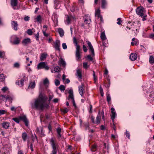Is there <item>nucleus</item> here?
Instances as JSON below:
<instances>
[{
	"label": "nucleus",
	"instance_id": "4be33fe9",
	"mask_svg": "<svg viewBox=\"0 0 154 154\" xmlns=\"http://www.w3.org/2000/svg\"><path fill=\"white\" fill-rule=\"evenodd\" d=\"M35 81L32 82H31L28 87V89H33L35 88Z\"/></svg>",
	"mask_w": 154,
	"mask_h": 154
},
{
	"label": "nucleus",
	"instance_id": "ea45409f",
	"mask_svg": "<svg viewBox=\"0 0 154 154\" xmlns=\"http://www.w3.org/2000/svg\"><path fill=\"white\" fill-rule=\"evenodd\" d=\"M29 141H28V145L29 146V147L30 149H31V151H33V144L32 143H30V145L29 146Z\"/></svg>",
	"mask_w": 154,
	"mask_h": 154
},
{
	"label": "nucleus",
	"instance_id": "412c9836",
	"mask_svg": "<svg viewBox=\"0 0 154 154\" xmlns=\"http://www.w3.org/2000/svg\"><path fill=\"white\" fill-rule=\"evenodd\" d=\"M2 125L4 128L7 129L9 127L10 123L8 122H4L2 123Z\"/></svg>",
	"mask_w": 154,
	"mask_h": 154
},
{
	"label": "nucleus",
	"instance_id": "0e129e2a",
	"mask_svg": "<svg viewBox=\"0 0 154 154\" xmlns=\"http://www.w3.org/2000/svg\"><path fill=\"white\" fill-rule=\"evenodd\" d=\"M93 76L94 77V79L95 82H96L97 80V77L95 75V72L93 71Z\"/></svg>",
	"mask_w": 154,
	"mask_h": 154
},
{
	"label": "nucleus",
	"instance_id": "603ef678",
	"mask_svg": "<svg viewBox=\"0 0 154 154\" xmlns=\"http://www.w3.org/2000/svg\"><path fill=\"white\" fill-rule=\"evenodd\" d=\"M73 43L75 44V45L76 46V47L77 46H79L77 45V42L76 40V39L75 37L73 38Z\"/></svg>",
	"mask_w": 154,
	"mask_h": 154
},
{
	"label": "nucleus",
	"instance_id": "ddd939ff",
	"mask_svg": "<svg viewBox=\"0 0 154 154\" xmlns=\"http://www.w3.org/2000/svg\"><path fill=\"white\" fill-rule=\"evenodd\" d=\"M60 41L59 40H57L54 43V47L56 50L60 51Z\"/></svg>",
	"mask_w": 154,
	"mask_h": 154
},
{
	"label": "nucleus",
	"instance_id": "864d4df0",
	"mask_svg": "<svg viewBox=\"0 0 154 154\" xmlns=\"http://www.w3.org/2000/svg\"><path fill=\"white\" fill-rule=\"evenodd\" d=\"M17 107H15L14 106H12L11 108V110L12 111H14L16 112L17 109Z\"/></svg>",
	"mask_w": 154,
	"mask_h": 154
},
{
	"label": "nucleus",
	"instance_id": "5701e85b",
	"mask_svg": "<svg viewBox=\"0 0 154 154\" xmlns=\"http://www.w3.org/2000/svg\"><path fill=\"white\" fill-rule=\"evenodd\" d=\"M58 32L61 37H63L64 35V31L61 28L58 29Z\"/></svg>",
	"mask_w": 154,
	"mask_h": 154
},
{
	"label": "nucleus",
	"instance_id": "7ed1b4c3",
	"mask_svg": "<svg viewBox=\"0 0 154 154\" xmlns=\"http://www.w3.org/2000/svg\"><path fill=\"white\" fill-rule=\"evenodd\" d=\"M136 11L137 15L142 17L143 16L142 19L143 21L146 20V19L145 17L146 16V15L144 14V11L143 8L142 7H138L136 9Z\"/></svg>",
	"mask_w": 154,
	"mask_h": 154
},
{
	"label": "nucleus",
	"instance_id": "c85d7f7f",
	"mask_svg": "<svg viewBox=\"0 0 154 154\" xmlns=\"http://www.w3.org/2000/svg\"><path fill=\"white\" fill-rule=\"evenodd\" d=\"M100 10L99 8L95 10V15L97 16L98 18H99L100 16Z\"/></svg>",
	"mask_w": 154,
	"mask_h": 154
},
{
	"label": "nucleus",
	"instance_id": "3c124183",
	"mask_svg": "<svg viewBox=\"0 0 154 154\" xmlns=\"http://www.w3.org/2000/svg\"><path fill=\"white\" fill-rule=\"evenodd\" d=\"M8 89V88L7 87H3L2 89V91L3 92H5L7 91Z\"/></svg>",
	"mask_w": 154,
	"mask_h": 154
},
{
	"label": "nucleus",
	"instance_id": "20e7f679",
	"mask_svg": "<svg viewBox=\"0 0 154 154\" xmlns=\"http://www.w3.org/2000/svg\"><path fill=\"white\" fill-rule=\"evenodd\" d=\"M50 143L53 149L52 153L51 154H57V144L56 140L54 138L51 137L50 140Z\"/></svg>",
	"mask_w": 154,
	"mask_h": 154
},
{
	"label": "nucleus",
	"instance_id": "49530a36",
	"mask_svg": "<svg viewBox=\"0 0 154 154\" xmlns=\"http://www.w3.org/2000/svg\"><path fill=\"white\" fill-rule=\"evenodd\" d=\"M5 55V53L4 51H0V57L3 58L4 57Z\"/></svg>",
	"mask_w": 154,
	"mask_h": 154
},
{
	"label": "nucleus",
	"instance_id": "2eb2a0df",
	"mask_svg": "<svg viewBox=\"0 0 154 154\" xmlns=\"http://www.w3.org/2000/svg\"><path fill=\"white\" fill-rule=\"evenodd\" d=\"M84 85L82 84L81 85L79 86L78 87L79 91L80 94L82 97H84L83 95V91L84 90Z\"/></svg>",
	"mask_w": 154,
	"mask_h": 154
},
{
	"label": "nucleus",
	"instance_id": "6ab92c4d",
	"mask_svg": "<svg viewBox=\"0 0 154 154\" xmlns=\"http://www.w3.org/2000/svg\"><path fill=\"white\" fill-rule=\"evenodd\" d=\"M57 18V15L55 13L53 14L52 17V19L54 23H58Z\"/></svg>",
	"mask_w": 154,
	"mask_h": 154
},
{
	"label": "nucleus",
	"instance_id": "f8f14e48",
	"mask_svg": "<svg viewBox=\"0 0 154 154\" xmlns=\"http://www.w3.org/2000/svg\"><path fill=\"white\" fill-rule=\"evenodd\" d=\"M84 21L87 24H90V23L91 21L88 15H86L84 17Z\"/></svg>",
	"mask_w": 154,
	"mask_h": 154
},
{
	"label": "nucleus",
	"instance_id": "a878e982",
	"mask_svg": "<svg viewBox=\"0 0 154 154\" xmlns=\"http://www.w3.org/2000/svg\"><path fill=\"white\" fill-rule=\"evenodd\" d=\"M72 16H67L66 17V20L65 21V23L66 24H69L70 23V22L71 21V20L72 19Z\"/></svg>",
	"mask_w": 154,
	"mask_h": 154
},
{
	"label": "nucleus",
	"instance_id": "1a4fd4ad",
	"mask_svg": "<svg viewBox=\"0 0 154 154\" xmlns=\"http://www.w3.org/2000/svg\"><path fill=\"white\" fill-rule=\"evenodd\" d=\"M1 97L2 98L3 100L5 101H8L10 102L11 103H12V100H13V98L12 97L9 95L5 96L1 95Z\"/></svg>",
	"mask_w": 154,
	"mask_h": 154
},
{
	"label": "nucleus",
	"instance_id": "de8ad7c7",
	"mask_svg": "<svg viewBox=\"0 0 154 154\" xmlns=\"http://www.w3.org/2000/svg\"><path fill=\"white\" fill-rule=\"evenodd\" d=\"M59 88L61 91H64L65 90L64 86L63 85H61L59 87Z\"/></svg>",
	"mask_w": 154,
	"mask_h": 154
},
{
	"label": "nucleus",
	"instance_id": "e2e57ef3",
	"mask_svg": "<svg viewBox=\"0 0 154 154\" xmlns=\"http://www.w3.org/2000/svg\"><path fill=\"white\" fill-rule=\"evenodd\" d=\"M87 57L88 58V59L89 60H90L91 61L93 60V58L90 55H88L87 56Z\"/></svg>",
	"mask_w": 154,
	"mask_h": 154
},
{
	"label": "nucleus",
	"instance_id": "6e6d98bb",
	"mask_svg": "<svg viewBox=\"0 0 154 154\" xmlns=\"http://www.w3.org/2000/svg\"><path fill=\"white\" fill-rule=\"evenodd\" d=\"M12 119L17 123H19L20 122V120L17 118H13Z\"/></svg>",
	"mask_w": 154,
	"mask_h": 154
},
{
	"label": "nucleus",
	"instance_id": "dca6fc26",
	"mask_svg": "<svg viewBox=\"0 0 154 154\" xmlns=\"http://www.w3.org/2000/svg\"><path fill=\"white\" fill-rule=\"evenodd\" d=\"M111 110L112 115H111V119H112V121L113 122L116 116V113L115 111V109L113 108H111Z\"/></svg>",
	"mask_w": 154,
	"mask_h": 154
},
{
	"label": "nucleus",
	"instance_id": "bb28decb",
	"mask_svg": "<svg viewBox=\"0 0 154 154\" xmlns=\"http://www.w3.org/2000/svg\"><path fill=\"white\" fill-rule=\"evenodd\" d=\"M132 41L133 42H131V45H136L138 42V40L137 39L135 38H133L132 39Z\"/></svg>",
	"mask_w": 154,
	"mask_h": 154
},
{
	"label": "nucleus",
	"instance_id": "393cba45",
	"mask_svg": "<svg viewBox=\"0 0 154 154\" xmlns=\"http://www.w3.org/2000/svg\"><path fill=\"white\" fill-rule=\"evenodd\" d=\"M20 118L21 119L23 120V122H24L26 125V126H27L28 125V122L26 116H22Z\"/></svg>",
	"mask_w": 154,
	"mask_h": 154
},
{
	"label": "nucleus",
	"instance_id": "8fccbe9b",
	"mask_svg": "<svg viewBox=\"0 0 154 154\" xmlns=\"http://www.w3.org/2000/svg\"><path fill=\"white\" fill-rule=\"evenodd\" d=\"M100 94L101 96L102 97H103V90L102 88L100 86Z\"/></svg>",
	"mask_w": 154,
	"mask_h": 154
},
{
	"label": "nucleus",
	"instance_id": "a19ab883",
	"mask_svg": "<svg viewBox=\"0 0 154 154\" xmlns=\"http://www.w3.org/2000/svg\"><path fill=\"white\" fill-rule=\"evenodd\" d=\"M60 69L58 66H56L54 68V71L55 72H58L60 71Z\"/></svg>",
	"mask_w": 154,
	"mask_h": 154
},
{
	"label": "nucleus",
	"instance_id": "c9c22d12",
	"mask_svg": "<svg viewBox=\"0 0 154 154\" xmlns=\"http://www.w3.org/2000/svg\"><path fill=\"white\" fill-rule=\"evenodd\" d=\"M149 62L151 64L154 63V57L150 56L149 59Z\"/></svg>",
	"mask_w": 154,
	"mask_h": 154
},
{
	"label": "nucleus",
	"instance_id": "f704fd0d",
	"mask_svg": "<svg viewBox=\"0 0 154 154\" xmlns=\"http://www.w3.org/2000/svg\"><path fill=\"white\" fill-rule=\"evenodd\" d=\"M57 131L58 134V137H61V135L60 134L61 129L60 128H58L57 129Z\"/></svg>",
	"mask_w": 154,
	"mask_h": 154
},
{
	"label": "nucleus",
	"instance_id": "2f4dec72",
	"mask_svg": "<svg viewBox=\"0 0 154 154\" xmlns=\"http://www.w3.org/2000/svg\"><path fill=\"white\" fill-rule=\"evenodd\" d=\"M100 38L102 40H104L106 39V35L104 32H103L101 33Z\"/></svg>",
	"mask_w": 154,
	"mask_h": 154
},
{
	"label": "nucleus",
	"instance_id": "9b49d317",
	"mask_svg": "<svg viewBox=\"0 0 154 154\" xmlns=\"http://www.w3.org/2000/svg\"><path fill=\"white\" fill-rule=\"evenodd\" d=\"M80 47L79 46H77L76 48V51L75 56L77 60L81 58L80 52Z\"/></svg>",
	"mask_w": 154,
	"mask_h": 154
},
{
	"label": "nucleus",
	"instance_id": "052dcab7",
	"mask_svg": "<svg viewBox=\"0 0 154 154\" xmlns=\"http://www.w3.org/2000/svg\"><path fill=\"white\" fill-rule=\"evenodd\" d=\"M62 46L63 48L64 49H66L67 48V45L65 43H63L62 44Z\"/></svg>",
	"mask_w": 154,
	"mask_h": 154
},
{
	"label": "nucleus",
	"instance_id": "f257e3e1",
	"mask_svg": "<svg viewBox=\"0 0 154 154\" xmlns=\"http://www.w3.org/2000/svg\"><path fill=\"white\" fill-rule=\"evenodd\" d=\"M47 99V97L45 98L43 97H39L35 100L34 103L32 104V107L42 111L48 109L49 106L45 103Z\"/></svg>",
	"mask_w": 154,
	"mask_h": 154
},
{
	"label": "nucleus",
	"instance_id": "680f3d73",
	"mask_svg": "<svg viewBox=\"0 0 154 154\" xmlns=\"http://www.w3.org/2000/svg\"><path fill=\"white\" fill-rule=\"evenodd\" d=\"M29 19L30 17L27 16H25L24 18V19L25 21H29Z\"/></svg>",
	"mask_w": 154,
	"mask_h": 154
},
{
	"label": "nucleus",
	"instance_id": "72a5a7b5",
	"mask_svg": "<svg viewBox=\"0 0 154 154\" xmlns=\"http://www.w3.org/2000/svg\"><path fill=\"white\" fill-rule=\"evenodd\" d=\"M37 22L39 23H41L42 21V18L40 15L38 16L36 18Z\"/></svg>",
	"mask_w": 154,
	"mask_h": 154
},
{
	"label": "nucleus",
	"instance_id": "79ce46f5",
	"mask_svg": "<svg viewBox=\"0 0 154 154\" xmlns=\"http://www.w3.org/2000/svg\"><path fill=\"white\" fill-rule=\"evenodd\" d=\"M61 110L62 112H63L64 113H67L68 111V109L66 108H64L63 109H61Z\"/></svg>",
	"mask_w": 154,
	"mask_h": 154
},
{
	"label": "nucleus",
	"instance_id": "4d7b16f0",
	"mask_svg": "<svg viewBox=\"0 0 154 154\" xmlns=\"http://www.w3.org/2000/svg\"><path fill=\"white\" fill-rule=\"evenodd\" d=\"M83 66L85 69L88 68V63L87 62H84L83 63Z\"/></svg>",
	"mask_w": 154,
	"mask_h": 154
},
{
	"label": "nucleus",
	"instance_id": "e433bc0d",
	"mask_svg": "<svg viewBox=\"0 0 154 154\" xmlns=\"http://www.w3.org/2000/svg\"><path fill=\"white\" fill-rule=\"evenodd\" d=\"M107 96V100L108 103H109L111 100V98L110 95V94L109 92H107L106 93Z\"/></svg>",
	"mask_w": 154,
	"mask_h": 154
},
{
	"label": "nucleus",
	"instance_id": "58836bf2",
	"mask_svg": "<svg viewBox=\"0 0 154 154\" xmlns=\"http://www.w3.org/2000/svg\"><path fill=\"white\" fill-rule=\"evenodd\" d=\"M97 146L96 145H92V147L91 149V150L92 152H95L96 150Z\"/></svg>",
	"mask_w": 154,
	"mask_h": 154
},
{
	"label": "nucleus",
	"instance_id": "f3484780",
	"mask_svg": "<svg viewBox=\"0 0 154 154\" xmlns=\"http://www.w3.org/2000/svg\"><path fill=\"white\" fill-rule=\"evenodd\" d=\"M137 57V55L135 53H131L130 56V59L132 61L135 60Z\"/></svg>",
	"mask_w": 154,
	"mask_h": 154
},
{
	"label": "nucleus",
	"instance_id": "f03ea898",
	"mask_svg": "<svg viewBox=\"0 0 154 154\" xmlns=\"http://www.w3.org/2000/svg\"><path fill=\"white\" fill-rule=\"evenodd\" d=\"M101 117L102 119L103 120H104V115L103 112H100L99 111L98 115L96 117V121H94V116H92L91 117V118L92 122L95 124H100V122Z\"/></svg>",
	"mask_w": 154,
	"mask_h": 154
},
{
	"label": "nucleus",
	"instance_id": "9d476101",
	"mask_svg": "<svg viewBox=\"0 0 154 154\" xmlns=\"http://www.w3.org/2000/svg\"><path fill=\"white\" fill-rule=\"evenodd\" d=\"M86 42H87V43L88 46H89V49L90 51H91V52L92 53V56H94L95 55V54H94V49L93 48V47L91 42L89 41H87Z\"/></svg>",
	"mask_w": 154,
	"mask_h": 154
},
{
	"label": "nucleus",
	"instance_id": "39448f33",
	"mask_svg": "<svg viewBox=\"0 0 154 154\" xmlns=\"http://www.w3.org/2000/svg\"><path fill=\"white\" fill-rule=\"evenodd\" d=\"M19 79H20V82L18 81H17L16 82V84L20 86H22L24 85V82L27 78L26 76V75L24 73L21 74L19 76Z\"/></svg>",
	"mask_w": 154,
	"mask_h": 154
},
{
	"label": "nucleus",
	"instance_id": "b1692460",
	"mask_svg": "<svg viewBox=\"0 0 154 154\" xmlns=\"http://www.w3.org/2000/svg\"><path fill=\"white\" fill-rule=\"evenodd\" d=\"M76 75L78 77L79 79H82V72L81 71L80 69H78L76 70Z\"/></svg>",
	"mask_w": 154,
	"mask_h": 154
},
{
	"label": "nucleus",
	"instance_id": "a211bd4d",
	"mask_svg": "<svg viewBox=\"0 0 154 154\" xmlns=\"http://www.w3.org/2000/svg\"><path fill=\"white\" fill-rule=\"evenodd\" d=\"M58 64L59 65H62L63 66H65L66 63L65 61L62 58H60L58 61Z\"/></svg>",
	"mask_w": 154,
	"mask_h": 154
},
{
	"label": "nucleus",
	"instance_id": "cd10ccee",
	"mask_svg": "<svg viewBox=\"0 0 154 154\" xmlns=\"http://www.w3.org/2000/svg\"><path fill=\"white\" fill-rule=\"evenodd\" d=\"M47 55V54L45 53L42 54L40 57V60L41 61L44 60L46 58Z\"/></svg>",
	"mask_w": 154,
	"mask_h": 154
},
{
	"label": "nucleus",
	"instance_id": "69168bd1",
	"mask_svg": "<svg viewBox=\"0 0 154 154\" xmlns=\"http://www.w3.org/2000/svg\"><path fill=\"white\" fill-rule=\"evenodd\" d=\"M83 51L84 52H86L87 51V48L85 45H83Z\"/></svg>",
	"mask_w": 154,
	"mask_h": 154
},
{
	"label": "nucleus",
	"instance_id": "338daca9",
	"mask_svg": "<svg viewBox=\"0 0 154 154\" xmlns=\"http://www.w3.org/2000/svg\"><path fill=\"white\" fill-rule=\"evenodd\" d=\"M117 20L118 21L117 22V23L118 25H120L121 24V18H119L117 19Z\"/></svg>",
	"mask_w": 154,
	"mask_h": 154
},
{
	"label": "nucleus",
	"instance_id": "37998d69",
	"mask_svg": "<svg viewBox=\"0 0 154 154\" xmlns=\"http://www.w3.org/2000/svg\"><path fill=\"white\" fill-rule=\"evenodd\" d=\"M43 83L45 85H46L47 84H49V82L48 79L47 78L45 79L44 80Z\"/></svg>",
	"mask_w": 154,
	"mask_h": 154
},
{
	"label": "nucleus",
	"instance_id": "c03bdc74",
	"mask_svg": "<svg viewBox=\"0 0 154 154\" xmlns=\"http://www.w3.org/2000/svg\"><path fill=\"white\" fill-rule=\"evenodd\" d=\"M14 67L16 68H19L20 67V65L18 63H15L14 64Z\"/></svg>",
	"mask_w": 154,
	"mask_h": 154
},
{
	"label": "nucleus",
	"instance_id": "09e8293b",
	"mask_svg": "<svg viewBox=\"0 0 154 154\" xmlns=\"http://www.w3.org/2000/svg\"><path fill=\"white\" fill-rule=\"evenodd\" d=\"M27 33L29 35H31L32 34V32L30 29H28L27 30Z\"/></svg>",
	"mask_w": 154,
	"mask_h": 154
},
{
	"label": "nucleus",
	"instance_id": "5fc2aeb1",
	"mask_svg": "<svg viewBox=\"0 0 154 154\" xmlns=\"http://www.w3.org/2000/svg\"><path fill=\"white\" fill-rule=\"evenodd\" d=\"M55 84L56 86L59 85L60 84V82L58 79H56L55 82Z\"/></svg>",
	"mask_w": 154,
	"mask_h": 154
},
{
	"label": "nucleus",
	"instance_id": "423d86ee",
	"mask_svg": "<svg viewBox=\"0 0 154 154\" xmlns=\"http://www.w3.org/2000/svg\"><path fill=\"white\" fill-rule=\"evenodd\" d=\"M20 39L16 35L12 36L10 39V42L12 44L14 45H18L20 42Z\"/></svg>",
	"mask_w": 154,
	"mask_h": 154
},
{
	"label": "nucleus",
	"instance_id": "473e14b6",
	"mask_svg": "<svg viewBox=\"0 0 154 154\" xmlns=\"http://www.w3.org/2000/svg\"><path fill=\"white\" fill-rule=\"evenodd\" d=\"M27 137V135L26 133H23L22 134V138L24 141H26Z\"/></svg>",
	"mask_w": 154,
	"mask_h": 154
},
{
	"label": "nucleus",
	"instance_id": "c756f323",
	"mask_svg": "<svg viewBox=\"0 0 154 154\" xmlns=\"http://www.w3.org/2000/svg\"><path fill=\"white\" fill-rule=\"evenodd\" d=\"M107 5V2L106 0H102L101 7L103 8H105Z\"/></svg>",
	"mask_w": 154,
	"mask_h": 154
},
{
	"label": "nucleus",
	"instance_id": "aec40b11",
	"mask_svg": "<svg viewBox=\"0 0 154 154\" xmlns=\"http://www.w3.org/2000/svg\"><path fill=\"white\" fill-rule=\"evenodd\" d=\"M12 26L14 29L15 30H17V26L18 24L17 22H15L14 21H12L11 22Z\"/></svg>",
	"mask_w": 154,
	"mask_h": 154
},
{
	"label": "nucleus",
	"instance_id": "a18cd8bd",
	"mask_svg": "<svg viewBox=\"0 0 154 154\" xmlns=\"http://www.w3.org/2000/svg\"><path fill=\"white\" fill-rule=\"evenodd\" d=\"M5 79L4 75L3 74H1L0 75V81H2Z\"/></svg>",
	"mask_w": 154,
	"mask_h": 154
},
{
	"label": "nucleus",
	"instance_id": "0eeeda50",
	"mask_svg": "<svg viewBox=\"0 0 154 154\" xmlns=\"http://www.w3.org/2000/svg\"><path fill=\"white\" fill-rule=\"evenodd\" d=\"M68 93L69 94V95L68 97V99H71L72 100V102L73 104V106L75 108H76V106L74 100L73 91L72 89H70L68 91Z\"/></svg>",
	"mask_w": 154,
	"mask_h": 154
},
{
	"label": "nucleus",
	"instance_id": "774afa93",
	"mask_svg": "<svg viewBox=\"0 0 154 154\" xmlns=\"http://www.w3.org/2000/svg\"><path fill=\"white\" fill-rule=\"evenodd\" d=\"M149 38H152L154 40V34H151L149 36Z\"/></svg>",
	"mask_w": 154,
	"mask_h": 154
},
{
	"label": "nucleus",
	"instance_id": "7c9ffc66",
	"mask_svg": "<svg viewBox=\"0 0 154 154\" xmlns=\"http://www.w3.org/2000/svg\"><path fill=\"white\" fill-rule=\"evenodd\" d=\"M17 0H11V3L12 6H15L17 5Z\"/></svg>",
	"mask_w": 154,
	"mask_h": 154
},
{
	"label": "nucleus",
	"instance_id": "4c0bfd02",
	"mask_svg": "<svg viewBox=\"0 0 154 154\" xmlns=\"http://www.w3.org/2000/svg\"><path fill=\"white\" fill-rule=\"evenodd\" d=\"M60 5L58 2H56L55 3V5L54 6V8L56 9H57L60 7Z\"/></svg>",
	"mask_w": 154,
	"mask_h": 154
},
{
	"label": "nucleus",
	"instance_id": "bf43d9fd",
	"mask_svg": "<svg viewBox=\"0 0 154 154\" xmlns=\"http://www.w3.org/2000/svg\"><path fill=\"white\" fill-rule=\"evenodd\" d=\"M35 37L36 38V40L37 41H38L39 39V35L38 32L37 34L35 35Z\"/></svg>",
	"mask_w": 154,
	"mask_h": 154
},
{
	"label": "nucleus",
	"instance_id": "13d9d810",
	"mask_svg": "<svg viewBox=\"0 0 154 154\" xmlns=\"http://www.w3.org/2000/svg\"><path fill=\"white\" fill-rule=\"evenodd\" d=\"M6 112V111L4 110H0V116L4 114Z\"/></svg>",
	"mask_w": 154,
	"mask_h": 154
},
{
	"label": "nucleus",
	"instance_id": "4468645a",
	"mask_svg": "<svg viewBox=\"0 0 154 154\" xmlns=\"http://www.w3.org/2000/svg\"><path fill=\"white\" fill-rule=\"evenodd\" d=\"M31 40L29 38H25L23 40L22 43L24 45H26L31 43Z\"/></svg>",
	"mask_w": 154,
	"mask_h": 154
},
{
	"label": "nucleus",
	"instance_id": "6e6552de",
	"mask_svg": "<svg viewBox=\"0 0 154 154\" xmlns=\"http://www.w3.org/2000/svg\"><path fill=\"white\" fill-rule=\"evenodd\" d=\"M37 69H45L46 70H48L49 69V67L46 65L45 62H41L39 63L37 66Z\"/></svg>",
	"mask_w": 154,
	"mask_h": 154
}]
</instances>
